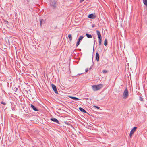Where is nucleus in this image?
<instances>
[{
    "mask_svg": "<svg viewBox=\"0 0 147 147\" xmlns=\"http://www.w3.org/2000/svg\"><path fill=\"white\" fill-rule=\"evenodd\" d=\"M103 86V84H100L97 85L92 86V88L94 91H96L100 89Z\"/></svg>",
    "mask_w": 147,
    "mask_h": 147,
    "instance_id": "f257e3e1",
    "label": "nucleus"
},
{
    "mask_svg": "<svg viewBox=\"0 0 147 147\" xmlns=\"http://www.w3.org/2000/svg\"><path fill=\"white\" fill-rule=\"evenodd\" d=\"M129 92L127 88H126L123 93V98L124 99L127 98L128 96Z\"/></svg>",
    "mask_w": 147,
    "mask_h": 147,
    "instance_id": "f03ea898",
    "label": "nucleus"
},
{
    "mask_svg": "<svg viewBox=\"0 0 147 147\" xmlns=\"http://www.w3.org/2000/svg\"><path fill=\"white\" fill-rule=\"evenodd\" d=\"M137 129V127H134L132 129H131L130 132L129 136L130 137H131L132 136V135L134 133V132L136 131Z\"/></svg>",
    "mask_w": 147,
    "mask_h": 147,
    "instance_id": "7ed1b4c3",
    "label": "nucleus"
},
{
    "mask_svg": "<svg viewBox=\"0 0 147 147\" xmlns=\"http://www.w3.org/2000/svg\"><path fill=\"white\" fill-rule=\"evenodd\" d=\"M83 36H81L79 37V38L78 39L77 42L76 43V47H77L79 45L80 42V40H82L83 39Z\"/></svg>",
    "mask_w": 147,
    "mask_h": 147,
    "instance_id": "20e7f679",
    "label": "nucleus"
},
{
    "mask_svg": "<svg viewBox=\"0 0 147 147\" xmlns=\"http://www.w3.org/2000/svg\"><path fill=\"white\" fill-rule=\"evenodd\" d=\"M52 87L55 93L57 94H58V91L57 90L56 86L53 84H51Z\"/></svg>",
    "mask_w": 147,
    "mask_h": 147,
    "instance_id": "39448f33",
    "label": "nucleus"
},
{
    "mask_svg": "<svg viewBox=\"0 0 147 147\" xmlns=\"http://www.w3.org/2000/svg\"><path fill=\"white\" fill-rule=\"evenodd\" d=\"M30 107L32 109L35 111H39L36 107L32 104H31L30 106Z\"/></svg>",
    "mask_w": 147,
    "mask_h": 147,
    "instance_id": "423d86ee",
    "label": "nucleus"
},
{
    "mask_svg": "<svg viewBox=\"0 0 147 147\" xmlns=\"http://www.w3.org/2000/svg\"><path fill=\"white\" fill-rule=\"evenodd\" d=\"M96 17V16L94 15V14H89L88 16L89 18L91 19L95 18Z\"/></svg>",
    "mask_w": 147,
    "mask_h": 147,
    "instance_id": "0eeeda50",
    "label": "nucleus"
},
{
    "mask_svg": "<svg viewBox=\"0 0 147 147\" xmlns=\"http://www.w3.org/2000/svg\"><path fill=\"white\" fill-rule=\"evenodd\" d=\"M50 120L53 122L57 123L58 124H59L60 123L58 120L55 118H52L50 119Z\"/></svg>",
    "mask_w": 147,
    "mask_h": 147,
    "instance_id": "6e6552de",
    "label": "nucleus"
},
{
    "mask_svg": "<svg viewBox=\"0 0 147 147\" xmlns=\"http://www.w3.org/2000/svg\"><path fill=\"white\" fill-rule=\"evenodd\" d=\"M96 32L98 39H102V37L100 32L98 30H96Z\"/></svg>",
    "mask_w": 147,
    "mask_h": 147,
    "instance_id": "1a4fd4ad",
    "label": "nucleus"
},
{
    "mask_svg": "<svg viewBox=\"0 0 147 147\" xmlns=\"http://www.w3.org/2000/svg\"><path fill=\"white\" fill-rule=\"evenodd\" d=\"M96 59L98 62L99 59V53L97 52L96 55Z\"/></svg>",
    "mask_w": 147,
    "mask_h": 147,
    "instance_id": "9d476101",
    "label": "nucleus"
},
{
    "mask_svg": "<svg viewBox=\"0 0 147 147\" xmlns=\"http://www.w3.org/2000/svg\"><path fill=\"white\" fill-rule=\"evenodd\" d=\"M79 110L81 112L85 113H87L86 111L84 109L81 107H79Z\"/></svg>",
    "mask_w": 147,
    "mask_h": 147,
    "instance_id": "9b49d317",
    "label": "nucleus"
},
{
    "mask_svg": "<svg viewBox=\"0 0 147 147\" xmlns=\"http://www.w3.org/2000/svg\"><path fill=\"white\" fill-rule=\"evenodd\" d=\"M51 7L53 8H54L56 7V3L55 2H54V3L52 2L51 4Z\"/></svg>",
    "mask_w": 147,
    "mask_h": 147,
    "instance_id": "f8f14e48",
    "label": "nucleus"
},
{
    "mask_svg": "<svg viewBox=\"0 0 147 147\" xmlns=\"http://www.w3.org/2000/svg\"><path fill=\"white\" fill-rule=\"evenodd\" d=\"M45 23V21L43 19H41L40 22V26H42V24H44Z\"/></svg>",
    "mask_w": 147,
    "mask_h": 147,
    "instance_id": "ddd939ff",
    "label": "nucleus"
},
{
    "mask_svg": "<svg viewBox=\"0 0 147 147\" xmlns=\"http://www.w3.org/2000/svg\"><path fill=\"white\" fill-rule=\"evenodd\" d=\"M70 98H71L73 99V100H79L80 99L78 98L75 97H73L72 96H70L69 97Z\"/></svg>",
    "mask_w": 147,
    "mask_h": 147,
    "instance_id": "4468645a",
    "label": "nucleus"
},
{
    "mask_svg": "<svg viewBox=\"0 0 147 147\" xmlns=\"http://www.w3.org/2000/svg\"><path fill=\"white\" fill-rule=\"evenodd\" d=\"M86 35L88 38H92V36L90 34H89L88 33H86Z\"/></svg>",
    "mask_w": 147,
    "mask_h": 147,
    "instance_id": "2eb2a0df",
    "label": "nucleus"
},
{
    "mask_svg": "<svg viewBox=\"0 0 147 147\" xmlns=\"http://www.w3.org/2000/svg\"><path fill=\"white\" fill-rule=\"evenodd\" d=\"M143 2L146 6H147V0H143Z\"/></svg>",
    "mask_w": 147,
    "mask_h": 147,
    "instance_id": "dca6fc26",
    "label": "nucleus"
},
{
    "mask_svg": "<svg viewBox=\"0 0 147 147\" xmlns=\"http://www.w3.org/2000/svg\"><path fill=\"white\" fill-rule=\"evenodd\" d=\"M107 44V39H105L104 41V45L105 46H106Z\"/></svg>",
    "mask_w": 147,
    "mask_h": 147,
    "instance_id": "f3484780",
    "label": "nucleus"
},
{
    "mask_svg": "<svg viewBox=\"0 0 147 147\" xmlns=\"http://www.w3.org/2000/svg\"><path fill=\"white\" fill-rule=\"evenodd\" d=\"M99 39V45H100L101 44L102 39Z\"/></svg>",
    "mask_w": 147,
    "mask_h": 147,
    "instance_id": "a211bd4d",
    "label": "nucleus"
},
{
    "mask_svg": "<svg viewBox=\"0 0 147 147\" xmlns=\"http://www.w3.org/2000/svg\"><path fill=\"white\" fill-rule=\"evenodd\" d=\"M102 72L103 73L105 74L107 73L108 71H107L105 70H104L102 71Z\"/></svg>",
    "mask_w": 147,
    "mask_h": 147,
    "instance_id": "6ab92c4d",
    "label": "nucleus"
},
{
    "mask_svg": "<svg viewBox=\"0 0 147 147\" xmlns=\"http://www.w3.org/2000/svg\"><path fill=\"white\" fill-rule=\"evenodd\" d=\"M139 100L141 101H143V98L141 97V96H140L139 97Z\"/></svg>",
    "mask_w": 147,
    "mask_h": 147,
    "instance_id": "aec40b11",
    "label": "nucleus"
},
{
    "mask_svg": "<svg viewBox=\"0 0 147 147\" xmlns=\"http://www.w3.org/2000/svg\"><path fill=\"white\" fill-rule=\"evenodd\" d=\"M18 88L16 87H15L13 90H14L15 91V92H16V91L17 90H18Z\"/></svg>",
    "mask_w": 147,
    "mask_h": 147,
    "instance_id": "412c9836",
    "label": "nucleus"
},
{
    "mask_svg": "<svg viewBox=\"0 0 147 147\" xmlns=\"http://www.w3.org/2000/svg\"><path fill=\"white\" fill-rule=\"evenodd\" d=\"M94 106V107L96 108H97L98 109L100 108V107H99L98 106Z\"/></svg>",
    "mask_w": 147,
    "mask_h": 147,
    "instance_id": "4be33fe9",
    "label": "nucleus"
},
{
    "mask_svg": "<svg viewBox=\"0 0 147 147\" xmlns=\"http://www.w3.org/2000/svg\"><path fill=\"white\" fill-rule=\"evenodd\" d=\"M1 104H3V105H5V104H6V103L5 102H3V101H2L1 102Z\"/></svg>",
    "mask_w": 147,
    "mask_h": 147,
    "instance_id": "5701e85b",
    "label": "nucleus"
},
{
    "mask_svg": "<svg viewBox=\"0 0 147 147\" xmlns=\"http://www.w3.org/2000/svg\"><path fill=\"white\" fill-rule=\"evenodd\" d=\"M68 37L69 38H71L72 37V36H71V34H69L68 35Z\"/></svg>",
    "mask_w": 147,
    "mask_h": 147,
    "instance_id": "b1692460",
    "label": "nucleus"
},
{
    "mask_svg": "<svg viewBox=\"0 0 147 147\" xmlns=\"http://www.w3.org/2000/svg\"><path fill=\"white\" fill-rule=\"evenodd\" d=\"M95 41L94 40V47H93V50H94V45L95 44Z\"/></svg>",
    "mask_w": 147,
    "mask_h": 147,
    "instance_id": "393cba45",
    "label": "nucleus"
},
{
    "mask_svg": "<svg viewBox=\"0 0 147 147\" xmlns=\"http://www.w3.org/2000/svg\"><path fill=\"white\" fill-rule=\"evenodd\" d=\"M88 69H86V70H85L86 72H87L88 71Z\"/></svg>",
    "mask_w": 147,
    "mask_h": 147,
    "instance_id": "a878e982",
    "label": "nucleus"
},
{
    "mask_svg": "<svg viewBox=\"0 0 147 147\" xmlns=\"http://www.w3.org/2000/svg\"><path fill=\"white\" fill-rule=\"evenodd\" d=\"M69 40H70V41H71L72 40V37L71 38H69Z\"/></svg>",
    "mask_w": 147,
    "mask_h": 147,
    "instance_id": "bb28decb",
    "label": "nucleus"
},
{
    "mask_svg": "<svg viewBox=\"0 0 147 147\" xmlns=\"http://www.w3.org/2000/svg\"><path fill=\"white\" fill-rule=\"evenodd\" d=\"M84 0H80V2H82Z\"/></svg>",
    "mask_w": 147,
    "mask_h": 147,
    "instance_id": "cd10ccee",
    "label": "nucleus"
},
{
    "mask_svg": "<svg viewBox=\"0 0 147 147\" xmlns=\"http://www.w3.org/2000/svg\"><path fill=\"white\" fill-rule=\"evenodd\" d=\"M92 69V66H91L89 68V70H90Z\"/></svg>",
    "mask_w": 147,
    "mask_h": 147,
    "instance_id": "c85d7f7f",
    "label": "nucleus"
},
{
    "mask_svg": "<svg viewBox=\"0 0 147 147\" xmlns=\"http://www.w3.org/2000/svg\"><path fill=\"white\" fill-rule=\"evenodd\" d=\"M66 124H67V125H69V124H68V123H65Z\"/></svg>",
    "mask_w": 147,
    "mask_h": 147,
    "instance_id": "c756f323",
    "label": "nucleus"
},
{
    "mask_svg": "<svg viewBox=\"0 0 147 147\" xmlns=\"http://www.w3.org/2000/svg\"><path fill=\"white\" fill-rule=\"evenodd\" d=\"M85 99H86V100H88V98H85Z\"/></svg>",
    "mask_w": 147,
    "mask_h": 147,
    "instance_id": "7c9ffc66",
    "label": "nucleus"
},
{
    "mask_svg": "<svg viewBox=\"0 0 147 147\" xmlns=\"http://www.w3.org/2000/svg\"><path fill=\"white\" fill-rule=\"evenodd\" d=\"M94 25H92V27H94Z\"/></svg>",
    "mask_w": 147,
    "mask_h": 147,
    "instance_id": "2f4dec72",
    "label": "nucleus"
},
{
    "mask_svg": "<svg viewBox=\"0 0 147 147\" xmlns=\"http://www.w3.org/2000/svg\"><path fill=\"white\" fill-rule=\"evenodd\" d=\"M92 62H93V57H92Z\"/></svg>",
    "mask_w": 147,
    "mask_h": 147,
    "instance_id": "473e14b6",
    "label": "nucleus"
}]
</instances>
